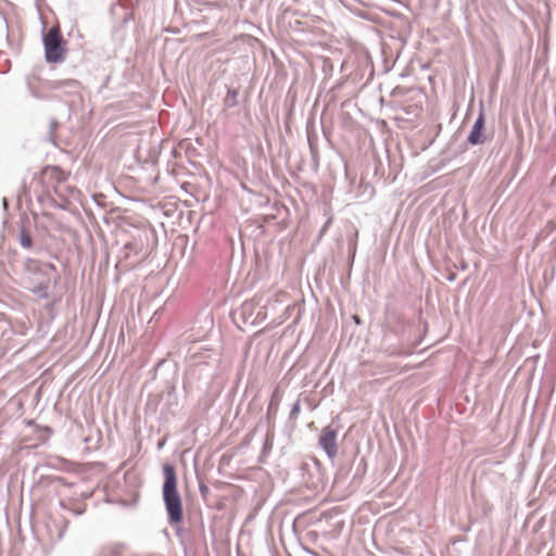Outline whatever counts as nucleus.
<instances>
[{
    "mask_svg": "<svg viewBox=\"0 0 556 556\" xmlns=\"http://www.w3.org/2000/svg\"><path fill=\"white\" fill-rule=\"evenodd\" d=\"M164 482L162 496L167 513L168 523L175 529L178 536L181 535L179 525L184 521V506L181 496L177 490V476L173 465L163 466Z\"/></svg>",
    "mask_w": 556,
    "mask_h": 556,
    "instance_id": "obj_1",
    "label": "nucleus"
},
{
    "mask_svg": "<svg viewBox=\"0 0 556 556\" xmlns=\"http://www.w3.org/2000/svg\"><path fill=\"white\" fill-rule=\"evenodd\" d=\"M167 206L160 201H147L141 198V233L144 235L148 241L147 250H149V253L157 247L156 230L152 223L164 225L162 218L173 212V207Z\"/></svg>",
    "mask_w": 556,
    "mask_h": 556,
    "instance_id": "obj_2",
    "label": "nucleus"
},
{
    "mask_svg": "<svg viewBox=\"0 0 556 556\" xmlns=\"http://www.w3.org/2000/svg\"><path fill=\"white\" fill-rule=\"evenodd\" d=\"M45 56L48 63H60L64 60L65 40L59 26L51 27L42 38Z\"/></svg>",
    "mask_w": 556,
    "mask_h": 556,
    "instance_id": "obj_3",
    "label": "nucleus"
},
{
    "mask_svg": "<svg viewBox=\"0 0 556 556\" xmlns=\"http://www.w3.org/2000/svg\"><path fill=\"white\" fill-rule=\"evenodd\" d=\"M124 483L128 497H122L121 504L124 507L134 506L139 495V473L136 469L130 468L125 471Z\"/></svg>",
    "mask_w": 556,
    "mask_h": 556,
    "instance_id": "obj_4",
    "label": "nucleus"
},
{
    "mask_svg": "<svg viewBox=\"0 0 556 556\" xmlns=\"http://www.w3.org/2000/svg\"><path fill=\"white\" fill-rule=\"evenodd\" d=\"M484 130H485V117H484L483 105L481 104L480 112L471 127V130L468 134L467 143L472 147L483 144L486 140Z\"/></svg>",
    "mask_w": 556,
    "mask_h": 556,
    "instance_id": "obj_5",
    "label": "nucleus"
},
{
    "mask_svg": "<svg viewBox=\"0 0 556 556\" xmlns=\"http://www.w3.org/2000/svg\"><path fill=\"white\" fill-rule=\"evenodd\" d=\"M319 446L328 458L333 459L338 453L337 431L330 426L326 427L319 435Z\"/></svg>",
    "mask_w": 556,
    "mask_h": 556,
    "instance_id": "obj_6",
    "label": "nucleus"
},
{
    "mask_svg": "<svg viewBox=\"0 0 556 556\" xmlns=\"http://www.w3.org/2000/svg\"><path fill=\"white\" fill-rule=\"evenodd\" d=\"M280 402H281V396L279 394L278 389H276L271 394V397H270V401H269V404L267 407V412H266V418L268 421L276 418Z\"/></svg>",
    "mask_w": 556,
    "mask_h": 556,
    "instance_id": "obj_7",
    "label": "nucleus"
},
{
    "mask_svg": "<svg viewBox=\"0 0 556 556\" xmlns=\"http://www.w3.org/2000/svg\"><path fill=\"white\" fill-rule=\"evenodd\" d=\"M125 548L124 544L116 543L105 547L102 553L106 556H124Z\"/></svg>",
    "mask_w": 556,
    "mask_h": 556,
    "instance_id": "obj_8",
    "label": "nucleus"
},
{
    "mask_svg": "<svg viewBox=\"0 0 556 556\" xmlns=\"http://www.w3.org/2000/svg\"><path fill=\"white\" fill-rule=\"evenodd\" d=\"M160 154V148L154 147L150 150L149 160L141 161V169H147L148 166L153 167L157 162V156Z\"/></svg>",
    "mask_w": 556,
    "mask_h": 556,
    "instance_id": "obj_9",
    "label": "nucleus"
},
{
    "mask_svg": "<svg viewBox=\"0 0 556 556\" xmlns=\"http://www.w3.org/2000/svg\"><path fill=\"white\" fill-rule=\"evenodd\" d=\"M18 240H20V244L25 248V249H29L31 248L33 245V240H31V237L30 235L28 233V231L24 228H22L20 230V233H18Z\"/></svg>",
    "mask_w": 556,
    "mask_h": 556,
    "instance_id": "obj_10",
    "label": "nucleus"
},
{
    "mask_svg": "<svg viewBox=\"0 0 556 556\" xmlns=\"http://www.w3.org/2000/svg\"><path fill=\"white\" fill-rule=\"evenodd\" d=\"M238 90L236 89H228L225 103L227 106L232 108L237 105V97H238Z\"/></svg>",
    "mask_w": 556,
    "mask_h": 556,
    "instance_id": "obj_11",
    "label": "nucleus"
},
{
    "mask_svg": "<svg viewBox=\"0 0 556 556\" xmlns=\"http://www.w3.org/2000/svg\"><path fill=\"white\" fill-rule=\"evenodd\" d=\"M130 0H119L118 8L125 10L123 20L127 23L129 20L134 18V9L130 12H127L128 4Z\"/></svg>",
    "mask_w": 556,
    "mask_h": 556,
    "instance_id": "obj_12",
    "label": "nucleus"
},
{
    "mask_svg": "<svg viewBox=\"0 0 556 556\" xmlns=\"http://www.w3.org/2000/svg\"><path fill=\"white\" fill-rule=\"evenodd\" d=\"M301 412V403L300 400H298L291 407L290 414H289V420H296Z\"/></svg>",
    "mask_w": 556,
    "mask_h": 556,
    "instance_id": "obj_13",
    "label": "nucleus"
},
{
    "mask_svg": "<svg viewBox=\"0 0 556 556\" xmlns=\"http://www.w3.org/2000/svg\"><path fill=\"white\" fill-rule=\"evenodd\" d=\"M356 238H357V231L355 232V238L351 239L349 242V254H350L351 258H354L355 253H356V248H357Z\"/></svg>",
    "mask_w": 556,
    "mask_h": 556,
    "instance_id": "obj_14",
    "label": "nucleus"
},
{
    "mask_svg": "<svg viewBox=\"0 0 556 556\" xmlns=\"http://www.w3.org/2000/svg\"><path fill=\"white\" fill-rule=\"evenodd\" d=\"M199 491H200L201 496L205 500L210 493V488L204 483H200Z\"/></svg>",
    "mask_w": 556,
    "mask_h": 556,
    "instance_id": "obj_15",
    "label": "nucleus"
},
{
    "mask_svg": "<svg viewBox=\"0 0 556 556\" xmlns=\"http://www.w3.org/2000/svg\"><path fill=\"white\" fill-rule=\"evenodd\" d=\"M70 511L76 516L83 515L85 513V507L79 508H71Z\"/></svg>",
    "mask_w": 556,
    "mask_h": 556,
    "instance_id": "obj_16",
    "label": "nucleus"
},
{
    "mask_svg": "<svg viewBox=\"0 0 556 556\" xmlns=\"http://www.w3.org/2000/svg\"><path fill=\"white\" fill-rule=\"evenodd\" d=\"M49 172H51L58 176L61 174L56 167H52V168L47 167V168H45L43 174H48Z\"/></svg>",
    "mask_w": 556,
    "mask_h": 556,
    "instance_id": "obj_17",
    "label": "nucleus"
},
{
    "mask_svg": "<svg viewBox=\"0 0 556 556\" xmlns=\"http://www.w3.org/2000/svg\"><path fill=\"white\" fill-rule=\"evenodd\" d=\"M162 363H163V361H157V362L154 364V366H153V368H152L151 372H155L156 368H157L159 366H161V365H162Z\"/></svg>",
    "mask_w": 556,
    "mask_h": 556,
    "instance_id": "obj_18",
    "label": "nucleus"
},
{
    "mask_svg": "<svg viewBox=\"0 0 556 556\" xmlns=\"http://www.w3.org/2000/svg\"><path fill=\"white\" fill-rule=\"evenodd\" d=\"M455 279V274H451L448 277H447V280L448 281H453Z\"/></svg>",
    "mask_w": 556,
    "mask_h": 556,
    "instance_id": "obj_19",
    "label": "nucleus"
},
{
    "mask_svg": "<svg viewBox=\"0 0 556 556\" xmlns=\"http://www.w3.org/2000/svg\"><path fill=\"white\" fill-rule=\"evenodd\" d=\"M353 318L356 324H361V318L358 316L355 315Z\"/></svg>",
    "mask_w": 556,
    "mask_h": 556,
    "instance_id": "obj_20",
    "label": "nucleus"
},
{
    "mask_svg": "<svg viewBox=\"0 0 556 556\" xmlns=\"http://www.w3.org/2000/svg\"><path fill=\"white\" fill-rule=\"evenodd\" d=\"M3 206H4L5 208L8 207V201H7V199H5V198L3 199Z\"/></svg>",
    "mask_w": 556,
    "mask_h": 556,
    "instance_id": "obj_21",
    "label": "nucleus"
},
{
    "mask_svg": "<svg viewBox=\"0 0 556 556\" xmlns=\"http://www.w3.org/2000/svg\"><path fill=\"white\" fill-rule=\"evenodd\" d=\"M159 176L154 175L153 182L157 181Z\"/></svg>",
    "mask_w": 556,
    "mask_h": 556,
    "instance_id": "obj_22",
    "label": "nucleus"
},
{
    "mask_svg": "<svg viewBox=\"0 0 556 556\" xmlns=\"http://www.w3.org/2000/svg\"><path fill=\"white\" fill-rule=\"evenodd\" d=\"M100 556H106V555H104L103 553H101V555H100Z\"/></svg>",
    "mask_w": 556,
    "mask_h": 556,
    "instance_id": "obj_23",
    "label": "nucleus"
}]
</instances>
